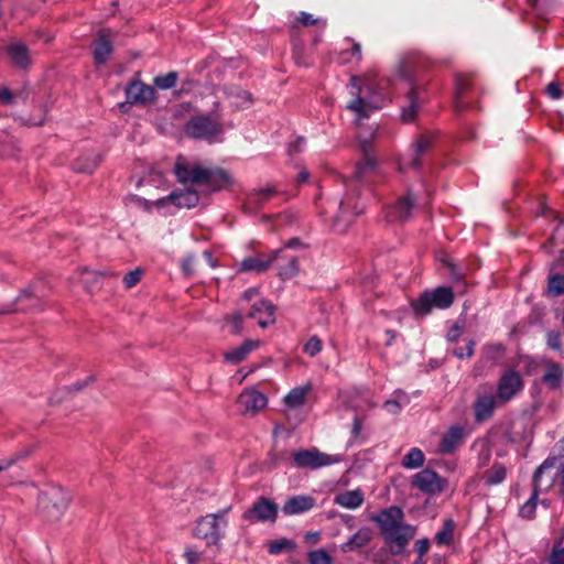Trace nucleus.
Masks as SVG:
<instances>
[{"label": "nucleus", "mask_w": 564, "mask_h": 564, "mask_svg": "<svg viewBox=\"0 0 564 564\" xmlns=\"http://www.w3.org/2000/svg\"><path fill=\"white\" fill-rule=\"evenodd\" d=\"M467 434L466 427L463 425L449 426L442 437L440 451L443 454H452L463 444Z\"/></svg>", "instance_id": "obj_20"}, {"label": "nucleus", "mask_w": 564, "mask_h": 564, "mask_svg": "<svg viewBox=\"0 0 564 564\" xmlns=\"http://www.w3.org/2000/svg\"><path fill=\"white\" fill-rule=\"evenodd\" d=\"M230 507L208 513L196 521L194 535L205 540L207 545H218L226 535Z\"/></svg>", "instance_id": "obj_3"}, {"label": "nucleus", "mask_w": 564, "mask_h": 564, "mask_svg": "<svg viewBox=\"0 0 564 564\" xmlns=\"http://www.w3.org/2000/svg\"><path fill=\"white\" fill-rule=\"evenodd\" d=\"M433 135L423 133L419 135L412 144V152L409 156L401 158L398 163V171L404 172L409 169H419L421 166V156L431 148Z\"/></svg>", "instance_id": "obj_10"}, {"label": "nucleus", "mask_w": 564, "mask_h": 564, "mask_svg": "<svg viewBox=\"0 0 564 564\" xmlns=\"http://www.w3.org/2000/svg\"><path fill=\"white\" fill-rule=\"evenodd\" d=\"M177 77L176 72H170L165 75L156 76L153 83L159 89L166 90L175 86Z\"/></svg>", "instance_id": "obj_44"}, {"label": "nucleus", "mask_w": 564, "mask_h": 564, "mask_svg": "<svg viewBox=\"0 0 564 564\" xmlns=\"http://www.w3.org/2000/svg\"><path fill=\"white\" fill-rule=\"evenodd\" d=\"M362 431V420L358 416L354 417L352 426H351V434L354 437H358L361 434Z\"/></svg>", "instance_id": "obj_59"}, {"label": "nucleus", "mask_w": 564, "mask_h": 564, "mask_svg": "<svg viewBox=\"0 0 564 564\" xmlns=\"http://www.w3.org/2000/svg\"><path fill=\"white\" fill-rule=\"evenodd\" d=\"M242 518L250 523L275 522L278 506L272 500L261 496L243 512Z\"/></svg>", "instance_id": "obj_8"}, {"label": "nucleus", "mask_w": 564, "mask_h": 564, "mask_svg": "<svg viewBox=\"0 0 564 564\" xmlns=\"http://www.w3.org/2000/svg\"><path fill=\"white\" fill-rule=\"evenodd\" d=\"M276 191L273 187H265L254 191L248 196L247 207L250 209L260 208L265 202H268Z\"/></svg>", "instance_id": "obj_35"}, {"label": "nucleus", "mask_w": 564, "mask_h": 564, "mask_svg": "<svg viewBox=\"0 0 564 564\" xmlns=\"http://www.w3.org/2000/svg\"><path fill=\"white\" fill-rule=\"evenodd\" d=\"M424 460L425 456L423 452L417 447H413L402 458L401 465L408 469H416L423 466Z\"/></svg>", "instance_id": "obj_37"}, {"label": "nucleus", "mask_w": 564, "mask_h": 564, "mask_svg": "<svg viewBox=\"0 0 564 564\" xmlns=\"http://www.w3.org/2000/svg\"><path fill=\"white\" fill-rule=\"evenodd\" d=\"M544 91L551 99H558L562 96V89L556 82L549 83Z\"/></svg>", "instance_id": "obj_53"}, {"label": "nucleus", "mask_w": 564, "mask_h": 564, "mask_svg": "<svg viewBox=\"0 0 564 564\" xmlns=\"http://www.w3.org/2000/svg\"><path fill=\"white\" fill-rule=\"evenodd\" d=\"M297 20L304 25H314L317 23H322V28H325L326 23L324 21H321L318 19H314L312 14L306 12H301Z\"/></svg>", "instance_id": "obj_54"}, {"label": "nucleus", "mask_w": 564, "mask_h": 564, "mask_svg": "<svg viewBox=\"0 0 564 564\" xmlns=\"http://www.w3.org/2000/svg\"><path fill=\"white\" fill-rule=\"evenodd\" d=\"M371 530L368 528H361L349 540L340 545V550L344 553H349L356 549L362 547L371 540Z\"/></svg>", "instance_id": "obj_30"}, {"label": "nucleus", "mask_w": 564, "mask_h": 564, "mask_svg": "<svg viewBox=\"0 0 564 564\" xmlns=\"http://www.w3.org/2000/svg\"><path fill=\"white\" fill-rule=\"evenodd\" d=\"M310 387H297L292 389L284 398L286 405L299 408L304 404Z\"/></svg>", "instance_id": "obj_38"}, {"label": "nucleus", "mask_w": 564, "mask_h": 564, "mask_svg": "<svg viewBox=\"0 0 564 564\" xmlns=\"http://www.w3.org/2000/svg\"><path fill=\"white\" fill-rule=\"evenodd\" d=\"M547 346L554 350H561V335L557 332L547 333Z\"/></svg>", "instance_id": "obj_55"}, {"label": "nucleus", "mask_w": 564, "mask_h": 564, "mask_svg": "<svg viewBox=\"0 0 564 564\" xmlns=\"http://www.w3.org/2000/svg\"><path fill=\"white\" fill-rule=\"evenodd\" d=\"M187 564H207L205 551L196 545H187L184 552Z\"/></svg>", "instance_id": "obj_40"}, {"label": "nucleus", "mask_w": 564, "mask_h": 564, "mask_svg": "<svg viewBox=\"0 0 564 564\" xmlns=\"http://www.w3.org/2000/svg\"><path fill=\"white\" fill-rule=\"evenodd\" d=\"M523 387L520 376L514 371H507L499 380L496 395L505 404L517 395Z\"/></svg>", "instance_id": "obj_15"}, {"label": "nucleus", "mask_w": 564, "mask_h": 564, "mask_svg": "<svg viewBox=\"0 0 564 564\" xmlns=\"http://www.w3.org/2000/svg\"><path fill=\"white\" fill-rule=\"evenodd\" d=\"M564 377L563 367L555 361H547L545 365V372L542 377L543 383L549 388L555 390L561 387Z\"/></svg>", "instance_id": "obj_28"}, {"label": "nucleus", "mask_w": 564, "mask_h": 564, "mask_svg": "<svg viewBox=\"0 0 564 564\" xmlns=\"http://www.w3.org/2000/svg\"><path fill=\"white\" fill-rule=\"evenodd\" d=\"M454 301V294L451 288L437 286L432 291H425L416 301L412 303L416 314H429L432 308H448Z\"/></svg>", "instance_id": "obj_5"}, {"label": "nucleus", "mask_w": 564, "mask_h": 564, "mask_svg": "<svg viewBox=\"0 0 564 564\" xmlns=\"http://www.w3.org/2000/svg\"><path fill=\"white\" fill-rule=\"evenodd\" d=\"M322 350V341L318 337H311L304 345V351L311 357L316 356Z\"/></svg>", "instance_id": "obj_47"}, {"label": "nucleus", "mask_w": 564, "mask_h": 564, "mask_svg": "<svg viewBox=\"0 0 564 564\" xmlns=\"http://www.w3.org/2000/svg\"><path fill=\"white\" fill-rule=\"evenodd\" d=\"M19 458H20V456H17L15 458H11V459L1 460L0 462V471L6 470L8 467H10Z\"/></svg>", "instance_id": "obj_63"}, {"label": "nucleus", "mask_w": 564, "mask_h": 564, "mask_svg": "<svg viewBox=\"0 0 564 564\" xmlns=\"http://www.w3.org/2000/svg\"><path fill=\"white\" fill-rule=\"evenodd\" d=\"M307 560L310 564H333V558L323 549L311 551L307 554Z\"/></svg>", "instance_id": "obj_45"}, {"label": "nucleus", "mask_w": 564, "mask_h": 564, "mask_svg": "<svg viewBox=\"0 0 564 564\" xmlns=\"http://www.w3.org/2000/svg\"><path fill=\"white\" fill-rule=\"evenodd\" d=\"M555 458H547L534 473V486L536 490L543 489V475H546L547 482L544 488H547L551 482L557 479L560 485L561 494L564 495V467L556 474H552L551 470L554 467Z\"/></svg>", "instance_id": "obj_17"}, {"label": "nucleus", "mask_w": 564, "mask_h": 564, "mask_svg": "<svg viewBox=\"0 0 564 564\" xmlns=\"http://www.w3.org/2000/svg\"><path fill=\"white\" fill-rule=\"evenodd\" d=\"M365 500L361 489L347 490L335 496V503L346 509H357Z\"/></svg>", "instance_id": "obj_27"}, {"label": "nucleus", "mask_w": 564, "mask_h": 564, "mask_svg": "<svg viewBox=\"0 0 564 564\" xmlns=\"http://www.w3.org/2000/svg\"><path fill=\"white\" fill-rule=\"evenodd\" d=\"M474 345L475 344L473 340H468L466 341L464 347H456L453 350V354L460 359L465 357H470L474 354Z\"/></svg>", "instance_id": "obj_50"}, {"label": "nucleus", "mask_w": 564, "mask_h": 564, "mask_svg": "<svg viewBox=\"0 0 564 564\" xmlns=\"http://www.w3.org/2000/svg\"><path fill=\"white\" fill-rule=\"evenodd\" d=\"M361 212L362 207L354 203L351 197L344 198L339 204L338 214L333 219V228L339 232L346 231Z\"/></svg>", "instance_id": "obj_14"}, {"label": "nucleus", "mask_w": 564, "mask_h": 564, "mask_svg": "<svg viewBox=\"0 0 564 564\" xmlns=\"http://www.w3.org/2000/svg\"><path fill=\"white\" fill-rule=\"evenodd\" d=\"M411 485L424 494L435 496L443 492L446 480L426 468L412 476Z\"/></svg>", "instance_id": "obj_11"}, {"label": "nucleus", "mask_w": 564, "mask_h": 564, "mask_svg": "<svg viewBox=\"0 0 564 564\" xmlns=\"http://www.w3.org/2000/svg\"><path fill=\"white\" fill-rule=\"evenodd\" d=\"M69 503L68 494L61 487H51L39 496L37 508L42 517L48 522L62 518Z\"/></svg>", "instance_id": "obj_4"}, {"label": "nucleus", "mask_w": 564, "mask_h": 564, "mask_svg": "<svg viewBox=\"0 0 564 564\" xmlns=\"http://www.w3.org/2000/svg\"><path fill=\"white\" fill-rule=\"evenodd\" d=\"M238 404L245 414L253 415L267 405V398L256 389H247L240 393Z\"/></svg>", "instance_id": "obj_19"}, {"label": "nucleus", "mask_w": 564, "mask_h": 564, "mask_svg": "<svg viewBox=\"0 0 564 564\" xmlns=\"http://www.w3.org/2000/svg\"><path fill=\"white\" fill-rule=\"evenodd\" d=\"M243 315L241 313H235L230 317V330L234 334H239L242 330Z\"/></svg>", "instance_id": "obj_52"}, {"label": "nucleus", "mask_w": 564, "mask_h": 564, "mask_svg": "<svg viewBox=\"0 0 564 564\" xmlns=\"http://www.w3.org/2000/svg\"><path fill=\"white\" fill-rule=\"evenodd\" d=\"M281 254V251H274L271 254H262L243 259L240 268L242 271L262 272L269 268Z\"/></svg>", "instance_id": "obj_25"}, {"label": "nucleus", "mask_w": 564, "mask_h": 564, "mask_svg": "<svg viewBox=\"0 0 564 564\" xmlns=\"http://www.w3.org/2000/svg\"><path fill=\"white\" fill-rule=\"evenodd\" d=\"M455 523L452 519L444 521L443 528L435 534L434 541L437 545H449L453 541Z\"/></svg>", "instance_id": "obj_39"}, {"label": "nucleus", "mask_w": 564, "mask_h": 564, "mask_svg": "<svg viewBox=\"0 0 564 564\" xmlns=\"http://www.w3.org/2000/svg\"><path fill=\"white\" fill-rule=\"evenodd\" d=\"M414 546L419 557H423V555H425L430 549V540L426 538L420 539L415 542Z\"/></svg>", "instance_id": "obj_57"}, {"label": "nucleus", "mask_w": 564, "mask_h": 564, "mask_svg": "<svg viewBox=\"0 0 564 564\" xmlns=\"http://www.w3.org/2000/svg\"><path fill=\"white\" fill-rule=\"evenodd\" d=\"M281 254L274 262H276L278 274L282 280H289L297 275L299 260L294 256L284 254L283 250H280Z\"/></svg>", "instance_id": "obj_26"}, {"label": "nucleus", "mask_w": 564, "mask_h": 564, "mask_svg": "<svg viewBox=\"0 0 564 564\" xmlns=\"http://www.w3.org/2000/svg\"><path fill=\"white\" fill-rule=\"evenodd\" d=\"M112 52V44L109 40V34L106 31L99 33L98 39L94 44V57L96 63L104 64Z\"/></svg>", "instance_id": "obj_29"}, {"label": "nucleus", "mask_w": 564, "mask_h": 564, "mask_svg": "<svg viewBox=\"0 0 564 564\" xmlns=\"http://www.w3.org/2000/svg\"><path fill=\"white\" fill-rule=\"evenodd\" d=\"M547 292L558 296L564 293V275L555 274L549 280Z\"/></svg>", "instance_id": "obj_46"}, {"label": "nucleus", "mask_w": 564, "mask_h": 564, "mask_svg": "<svg viewBox=\"0 0 564 564\" xmlns=\"http://www.w3.org/2000/svg\"><path fill=\"white\" fill-rule=\"evenodd\" d=\"M8 54L18 67H26L31 62L26 46L20 42L11 44Z\"/></svg>", "instance_id": "obj_33"}, {"label": "nucleus", "mask_w": 564, "mask_h": 564, "mask_svg": "<svg viewBox=\"0 0 564 564\" xmlns=\"http://www.w3.org/2000/svg\"><path fill=\"white\" fill-rule=\"evenodd\" d=\"M173 171L180 183L205 186L208 191L223 189L232 182L225 170L207 169L198 161L182 155L177 156Z\"/></svg>", "instance_id": "obj_1"}, {"label": "nucleus", "mask_w": 564, "mask_h": 564, "mask_svg": "<svg viewBox=\"0 0 564 564\" xmlns=\"http://www.w3.org/2000/svg\"><path fill=\"white\" fill-rule=\"evenodd\" d=\"M420 94H421L420 90L416 87H413V86L409 90V93H408L409 106L404 107L403 110H402V119H403V121L408 122V121H411L414 118L415 112L419 109L420 104H421Z\"/></svg>", "instance_id": "obj_36"}, {"label": "nucleus", "mask_w": 564, "mask_h": 564, "mask_svg": "<svg viewBox=\"0 0 564 564\" xmlns=\"http://www.w3.org/2000/svg\"><path fill=\"white\" fill-rule=\"evenodd\" d=\"M225 93L227 95V98H228L230 105L235 109L248 108L252 102L250 94L247 90H243L239 87L226 88Z\"/></svg>", "instance_id": "obj_31"}, {"label": "nucleus", "mask_w": 564, "mask_h": 564, "mask_svg": "<svg viewBox=\"0 0 564 564\" xmlns=\"http://www.w3.org/2000/svg\"><path fill=\"white\" fill-rule=\"evenodd\" d=\"M361 59V47L360 44L354 43L351 47V58L349 61L359 62Z\"/></svg>", "instance_id": "obj_60"}, {"label": "nucleus", "mask_w": 564, "mask_h": 564, "mask_svg": "<svg viewBox=\"0 0 564 564\" xmlns=\"http://www.w3.org/2000/svg\"><path fill=\"white\" fill-rule=\"evenodd\" d=\"M414 208V198L411 193L400 196L397 202L390 206L388 217L391 221H405L410 218Z\"/></svg>", "instance_id": "obj_22"}, {"label": "nucleus", "mask_w": 564, "mask_h": 564, "mask_svg": "<svg viewBox=\"0 0 564 564\" xmlns=\"http://www.w3.org/2000/svg\"><path fill=\"white\" fill-rule=\"evenodd\" d=\"M315 506V499L306 495H297L289 498L283 507L282 512L286 516L300 514L310 511Z\"/></svg>", "instance_id": "obj_24"}, {"label": "nucleus", "mask_w": 564, "mask_h": 564, "mask_svg": "<svg viewBox=\"0 0 564 564\" xmlns=\"http://www.w3.org/2000/svg\"><path fill=\"white\" fill-rule=\"evenodd\" d=\"M416 528L403 522L394 530L382 535L384 542L390 546L392 554H401L409 542L414 538Z\"/></svg>", "instance_id": "obj_12"}, {"label": "nucleus", "mask_w": 564, "mask_h": 564, "mask_svg": "<svg viewBox=\"0 0 564 564\" xmlns=\"http://www.w3.org/2000/svg\"><path fill=\"white\" fill-rule=\"evenodd\" d=\"M490 457H491L490 448L485 443H482L481 449H480V453H479V463H480V465L481 466H486L488 464V462L490 460Z\"/></svg>", "instance_id": "obj_58"}, {"label": "nucleus", "mask_w": 564, "mask_h": 564, "mask_svg": "<svg viewBox=\"0 0 564 564\" xmlns=\"http://www.w3.org/2000/svg\"><path fill=\"white\" fill-rule=\"evenodd\" d=\"M444 264L448 268V274L454 281H460L464 278L462 269L451 259H443Z\"/></svg>", "instance_id": "obj_49"}, {"label": "nucleus", "mask_w": 564, "mask_h": 564, "mask_svg": "<svg viewBox=\"0 0 564 564\" xmlns=\"http://www.w3.org/2000/svg\"><path fill=\"white\" fill-rule=\"evenodd\" d=\"M17 95H14L10 89L3 87L0 89V102L3 105H12L14 102Z\"/></svg>", "instance_id": "obj_56"}, {"label": "nucleus", "mask_w": 564, "mask_h": 564, "mask_svg": "<svg viewBox=\"0 0 564 564\" xmlns=\"http://www.w3.org/2000/svg\"><path fill=\"white\" fill-rule=\"evenodd\" d=\"M294 551L295 550V543L292 540L282 538L272 541L268 546V552L270 554H279L283 551Z\"/></svg>", "instance_id": "obj_42"}, {"label": "nucleus", "mask_w": 564, "mask_h": 564, "mask_svg": "<svg viewBox=\"0 0 564 564\" xmlns=\"http://www.w3.org/2000/svg\"><path fill=\"white\" fill-rule=\"evenodd\" d=\"M142 270L141 269H135V270H132L130 272H128L124 276H123V284L127 289H131L133 288L134 285H137L140 280H141V276H142Z\"/></svg>", "instance_id": "obj_48"}, {"label": "nucleus", "mask_w": 564, "mask_h": 564, "mask_svg": "<svg viewBox=\"0 0 564 564\" xmlns=\"http://www.w3.org/2000/svg\"><path fill=\"white\" fill-rule=\"evenodd\" d=\"M340 462L339 455H329L313 447L293 453V463L299 468L318 469Z\"/></svg>", "instance_id": "obj_7"}, {"label": "nucleus", "mask_w": 564, "mask_h": 564, "mask_svg": "<svg viewBox=\"0 0 564 564\" xmlns=\"http://www.w3.org/2000/svg\"><path fill=\"white\" fill-rule=\"evenodd\" d=\"M274 311L275 307L271 302L261 300L252 305L247 316L256 319L260 327L265 328L275 322Z\"/></svg>", "instance_id": "obj_21"}, {"label": "nucleus", "mask_w": 564, "mask_h": 564, "mask_svg": "<svg viewBox=\"0 0 564 564\" xmlns=\"http://www.w3.org/2000/svg\"><path fill=\"white\" fill-rule=\"evenodd\" d=\"M370 147L368 140L360 141V150L364 153V160L360 161L355 169L354 178L356 181H365L376 171L377 162L369 155Z\"/></svg>", "instance_id": "obj_23"}, {"label": "nucleus", "mask_w": 564, "mask_h": 564, "mask_svg": "<svg viewBox=\"0 0 564 564\" xmlns=\"http://www.w3.org/2000/svg\"><path fill=\"white\" fill-rule=\"evenodd\" d=\"M550 564H564V547L554 546L549 556Z\"/></svg>", "instance_id": "obj_51"}, {"label": "nucleus", "mask_w": 564, "mask_h": 564, "mask_svg": "<svg viewBox=\"0 0 564 564\" xmlns=\"http://www.w3.org/2000/svg\"><path fill=\"white\" fill-rule=\"evenodd\" d=\"M372 520L378 524L381 535H384L404 522V513L399 507H390L372 517Z\"/></svg>", "instance_id": "obj_18"}, {"label": "nucleus", "mask_w": 564, "mask_h": 564, "mask_svg": "<svg viewBox=\"0 0 564 564\" xmlns=\"http://www.w3.org/2000/svg\"><path fill=\"white\" fill-rule=\"evenodd\" d=\"M469 83L466 78L459 76L456 78V87H455V107L457 109H463L466 107V104L463 100L464 93L468 89Z\"/></svg>", "instance_id": "obj_43"}, {"label": "nucleus", "mask_w": 564, "mask_h": 564, "mask_svg": "<svg viewBox=\"0 0 564 564\" xmlns=\"http://www.w3.org/2000/svg\"><path fill=\"white\" fill-rule=\"evenodd\" d=\"M199 202L198 193L192 188L174 191L170 195L154 202L158 208H163L170 203L178 208H193Z\"/></svg>", "instance_id": "obj_13"}, {"label": "nucleus", "mask_w": 564, "mask_h": 564, "mask_svg": "<svg viewBox=\"0 0 564 564\" xmlns=\"http://www.w3.org/2000/svg\"><path fill=\"white\" fill-rule=\"evenodd\" d=\"M97 161H93L86 166H77L76 169L80 172L91 173L97 167Z\"/></svg>", "instance_id": "obj_62"}, {"label": "nucleus", "mask_w": 564, "mask_h": 564, "mask_svg": "<svg viewBox=\"0 0 564 564\" xmlns=\"http://www.w3.org/2000/svg\"><path fill=\"white\" fill-rule=\"evenodd\" d=\"M185 132L195 139L212 140L221 132V127L207 116H198L186 123Z\"/></svg>", "instance_id": "obj_9"}, {"label": "nucleus", "mask_w": 564, "mask_h": 564, "mask_svg": "<svg viewBox=\"0 0 564 564\" xmlns=\"http://www.w3.org/2000/svg\"><path fill=\"white\" fill-rule=\"evenodd\" d=\"M127 102L131 105H148L155 100V90L153 87L140 82H130L126 87Z\"/></svg>", "instance_id": "obj_16"}, {"label": "nucleus", "mask_w": 564, "mask_h": 564, "mask_svg": "<svg viewBox=\"0 0 564 564\" xmlns=\"http://www.w3.org/2000/svg\"><path fill=\"white\" fill-rule=\"evenodd\" d=\"M259 345V340H246L241 346L226 352L225 358L226 360L234 364L240 362L249 355V352L254 350Z\"/></svg>", "instance_id": "obj_32"}, {"label": "nucleus", "mask_w": 564, "mask_h": 564, "mask_svg": "<svg viewBox=\"0 0 564 564\" xmlns=\"http://www.w3.org/2000/svg\"><path fill=\"white\" fill-rule=\"evenodd\" d=\"M304 538L306 542L316 544L321 539V534L319 532H307Z\"/></svg>", "instance_id": "obj_61"}, {"label": "nucleus", "mask_w": 564, "mask_h": 564, "mask_svg": "<svg viewBox=\"0 0 564 564\" xmlns=\"http://www.w3.org/2000/svg\"><path fill=\"white\" fill-rule=\"evenodd\" d=\"M484 477L487 485H498L506 478V469L502 465H494Z\"/></svg>", "instance_id": "obj_41"}, {"label": "nucleus", "mask_w": 564, "mask_h": 564, "mask_svg": "<svg viewBox=\"0 0 564 564\" xmlns=\"http://www.w3.org/2000/svg\"><path fill=\"white\" fill-rule=\"evenodd\" d=\"M410 402L409 395L402 390H395L391 398L383 403V408L391 414L399 413Z\"/></svg>", "instance_id": "obj_34"}, {"label": "nucleus", "mask_w": 564, "mask_h": 564, "mask_svg": "<svg viewBox=\"0 0 564 564\" xmlns=\"http://www.w3.org/2000/svg\"><path fill=\"white\" fill-rule=\"evenodd\" d=\"M503 403L496 395L491 386H481L476 391V399L473 404L475 422L481 423L492 417L496 409Z\"/></svg>", "instance_id": "obj_6"}, {"label": "nucleus", "mask_w": 564, "mask_h": 564, "mask_svg": "<svg viewBox=\"0 0 564 564\" xmlns=\"http://www.w3.org/2000/svg\"><path fill=\"white\" fill-rule=\"evenodd\" d=\"M349 94L354 99L347 105V109L355 115V122L359 124L362 119L382 108L384 94L371 75L350 78Z\"/></svg>", "instance_id": "obj_2"}, {"label": "nucleus", "mask_w": 564, "mask_h": 564, "mask_svg": "<svg viewBox=\"0 0 564 564\" xmlns=\"http://www.w3.org/2000/svg\"><path fill=\"white\" fill-rule=\"evenodd\" d=\"M308 172L306 170H302L299 174H297V183L299 184H302V183H306L308 181Z\"/></svg>", "instance_id": "obj_64"}]
</instances>
